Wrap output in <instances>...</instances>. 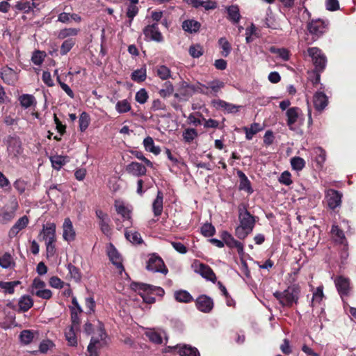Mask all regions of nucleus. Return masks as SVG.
<instances>
[{"instance_id":"nucleus-1","label":"nucleus","mask_w":356,"mask_h":356,"mask_svg":"<svg viewBox=\"0 0 356 356\" xmlns=\"http://www.w3.org/2000/svg\"><path fill=\"white\" fill-rule=\"evenodd\" d=\"M239 225L235 229V236L241 240L245 239L253 230L255 219L243 206L238 207Z\"/></svg>"},{"instance_id":"nucleus-2","label":"nucleus","mask_w":356,"mask_h":356,"mask_svg":"<svg viewBox=\"0 0 356 356\" xmlns=\"http://www.w3.org/2000/svg\"><path fill=\"white\" fill-rule=\"evenodd\" d=\"M300 288L298 286H290L282 292L276 291L273 296L283 307H291L298 300Z\"/></svg>"},{"instance_id":"nucleus-3","label":"nucleus","mask_w":356,"mask_h":356,"mask_svg":"<svg viewBox=\"0 0 356 356\" xmlns=\"http://www.w3.org/2000/svg\"><path fill=\"white\" fill-rule=\"evenodd\" d=\"M97 336H93L88 346V351L90 356H97L99 350L106 344V333L103 325L99 323Z\"/></svg>"},{"instance_id":"nucleus-4","label":"nucleus","mask_w":356,"mask_h":356,"mask_svg":"<svg viewBox=\"0 0 356 356\" xmlns=\"http://www.w3.org/2000/svg\"><path fill=\"white\" fill-rule=\"evenodd\" d=\"M329 22L321 19H312L307 24V30L316 40L328 30Z\"/></svg>"},{"instance_id":"nucleus-5","label":"nucleus","mask_w":356,"mask_h":356,"mask_svg":"<svg viewBox=\"0 0 356 356\" xmlns=\"http://www.w3.org/2000/svg\"><path fill=\"white\" fill-rule=\"evenodd\" d=\"M192 268L195 273L200 275L202 277L207 280L215 283L216 282V276L211 268L198 260H195L192 264Z\"/></svg>"},{"instance_id":"nucleus-6","label":"nucleus","mask_w":356,"mask_h":356,"mask_svg":"<svg viewBox=\"0 0 356 356\" xmlns=\"http://www.w3.org/2000/svg\"><path fill=\"white\" fill-rule=\"evenodd\" d=\"M308 55L312 58L316 69L322 71L326 64V57L318 47H309L307 49Z\"/></svg>"},{"instance_id":"nucleus-7","label":"nucleus","mask_w":356,"mask_h":356,"mask_svg":"<svg viewBox=\"0 0 356 356\" xmlns=\"http://www.w3.org/2000/svg\"><path fill=\"white\" fill-rule=\"evenodd\" d=\"M147 269L153 272L161 273L167 275L168 270L165 266L163 260L159 256L152 254L147 262Z\"/></svg>"},{"instance_id":"nucleus-8","label":"nucleus","mask_w":356,"mask_h":356,"mask_svg":"<svg viewBox=\"0 0 356 356\" xmlns=\"http://www.w3.org/2000/svg\"><path fill=\"white\" fill-rule=\"evenodd\" d=\"M143 34L145 39L147 41L161 42L163 40V37L156 23L146 26L143 29Z\"/></svg>"},{"instance_id":"nucleus-9","label":"nucleus","mask_w":356,"mask_h":356,"mask_svg":"<svg viewBox=\"0 0 356 356\" xmlns=\"http://www.w3.org/2000/svg\"><path fill=\"white\" fill-rule=\"evenodd\" d=\"M342 197V193L334 189H328L325 194L327 206L332 210L341 206Z\"/></svg>"},{"instance_id":"nucleus-10","label":"nucleus","mask_w":356,"mask_h":356,"mask_svg":"<svg viewBox=\"0 0 356 356\" xmlns=\"http://www.w3.org/2000/svg\"><path fill=\"white\" fill-rule=\"evenodd\" d=\"M221 237L227 246L230 248H236L238 254L243 255L244 245L241 242L236 240L232 235L227 231L222 232Z\"/></svg>"},{"instance_id":"nucleus-11","label":"nucleus","mask_w":356,"mask_h":356,"mask_svg":"<svg viewBox=\"0 0 356 356\" xmlns=\"http://www.w3.org/2000/svg\"><path fill=\"white\" fill-rule=\"evenodd\" d=\"M0 77L5 83L10 86H14L18 81L17 72L8 66L1 68Z\"/></svg>"},{"instance_id":"nucleus-12","label":"nucleus","mask_w":356,"mask_h":356,"mask_svg":"<svg viewBox=\"0 0 356 356\" xmlns=\"http://www.w3.org/2000/svg\"><path fill=\"white\" fill-rule=\"evenodd\" d=\"M195 306L200 312L209 313L213 307V301L210 297L201 295L195 300Z\"/></svg>"},{"instance_id":"nucleus-13","label":"nucleus","mask_w":356,"mask_h":356,"mask_svg":"<svg viewBox=\"0 0 356 356\" xmlns=\"http://www.w3.org/2000/svg\"><path fill=\"white\" fill-rule=\"evenodd\" d=\"M302 115V111L298 107H291L286 110V124L290 129H293V125L298 122Z\"/></svg>"},{"instance_id":"nucleus-14","label":"nucleus","mask_w":356,"mask_h":356,"mask_svg":"<svg viewBox=\"0 0 356 356\" xmlns=\"http://www.w3.org/2000/svg\"><path fill=\"white\" fill-rule=\"evenodd\" d=\"M75 237L76 232L72 222L69 218H66L63 224V238L65 241L70 243L74 241Z\"/></svg>"},{"instance_id":"nucleus-15","label":"nucleus","mask_w":356,"mask_h":356,"mask_svg":"<svg viewBox=\"0 0 356 356\" xmlns=\"http://www.w3.org/2000/svg\"><path fill=\"white\" fill-rule=\"evenodd\" d=\"M107 254L111 261L116 266V268L120 271L124 270L122 257L112 243H110L107 247Z\"/></svg>"},{"instance_id":"nucleus-16","label":"nucleus","mask_w":356,"mask_h":356,"mask_svg":"<svg viewBox=\"0 0 356 356\" xmlns=\"http://www.w3.org/2000/svg\"><path fill=\"white\" fill-rule=\"evenodd\" d=\"M56 224L54 222H47L43 225L40 235L42 236L45 242L56 241Z\"/></svg>"},{"instance_id":"nucleus-17","label":"nucleus","mask_w":356,"mask_h":356,"mask_svg":"<svg viewBox=\"0 0 356 356\" xmlns=\"http://www.w3.org/2000/svg\"><path fill=\"white\" fill-rule=\"evenodd\" d=\"M131 288L134 291H149L152 293L155 294L156 296L162 297L164 295V290L159 286H155L150 284H147L144 283H137L134 282L131 284Z\"/></svg>"},{"instance_id":"nucleus-18","label":"nucleus","mask_w":356,"mask_h":356,"mask_svg":"<svg viewBox=\"0 0 356 356\" xmlns=\"http://www.w3.org/2000/svg\"><path fill=\"white\" fill-rule=\"evenodd\" d=\"M95 214L99 220V225L102 232L104 234L108 235L111 233V227L109 226L110 220L108 215L101 209H97Z\"/></svg>"},{"instance_id":"nucleus-19","label":"nucleus","mask_w":356,"mask_h":356,"mask_svg":"<svg viewBox=\"0 0 356 356\" xmlns=\"http://www.w3.org/2000/svg\"><path fill=\"white\" fill-rule=\"evenodd\" d=\"M180 356H199V353L197 348H193L187 345H183L181 347L179 346H168L165 348V352H171L172 350L177 349Z\"/></svg>"},{"instance_id":"nucleus-20","label":"nucleus","mask_w":356,"mask_h":356,"mask_svg":"<svg viewBox=\"0 0 356 356\" xmlns=\"http://www.w3.org/2000/svg\"><path fill=\"white\" fill-rule=\"evenodd\" d=\"M313 102L315 109L318 111H323L328 104V98L323 92H316L313 98Z\"/></svg>"},{"instance_id":"nucleus-21","label":"nucleus","mask_w":356,"mask_h":356,"mask_svg":"<svg viewBox=\"0 0 356 356\" xmlns=\"http://www.w3.org/2000/svg\"><path fill=\"white\" fill-rule=\"evenodd\" d=\"M334 283L337 291L341 297L348 295L350 291V281L348 278L343 276H339L335 279Z\"/></svg>"},{"instance_id":"nucleus-22","label":"nucleus","mask_w":356,"mask_h":356,"mask_svg":"<svg viewBox=\"0 0 356 356\" xmlns=\"http://www.w3.org/2000/svg\"><path fill=\"white\" fill-rule=\"evenodd\" d=\"M127 172L135 177H141L146 174L147 169L146 167L136 161H133L130 163L129 165L126 167Z\"/></svg>"},{"instance_id":"nucleus-23","label":"nucleus","mask_w":356,"mask_h":356,"mask_svg":"<svg viewBox=\"0 0 356 356\" xmlns=\"http://www.w3.org/2000/svg\"><path fill=\"white\" fill-rule=\"evenodd\" d=\"M29 220L26 216L21 217L10 228L8 236L10 238L15 237L18 233L24 229L29 224Z\"/></svg>"},{"instance_id":"nucleus-24","label":"nucleus","mask_w":356,"mask_h":356,"mask_svg":"<svg viewBox=\"0 0 356 356\" xmlns=\"http://www.w3.org/2000/svg\"><path fill=\"white\" fill-rule=\"evenodd\" d=\"M264 126L259 123L254 122L248 127H243V130L245 134V138L248 140H252L253 136L264 129Z\"/></svg>"},{"instance_id":"nucleus-25","label":"nucleus","mask_w":356,"mask_h":356,"mask_svg":"<svg viewBox=\"0 0 356 356\" xmlns=\"http://www.w3.org/2000/svg\"><path fill=\"white\" fill-rule=\"evenodd\" d=\"M237 175L240 179L239 189L241 191H246L248 194H252L254 191L248 177L241 170L237 172Z\"/></svg>"},{"instance_id":"nucleus-26","label":"nucleus","mask_w":356,"mask_h":356,"mask_svg":"<svg viewBox=\"0 0 356 356\" xmlns=\"http://www.w3.org/2000/svg\"><path fill=\"white\" fill-rule=\"evenodd\" d=\"M163 195L160 191H158L156 197L152 204V210L155 216H159L163 211Z\"/></svg>"},{"instance_id":"nucleus-27","label":"nucleus","mask_w":356,"mask_h":356,"mask_svg":"<svg viewBox=\"0 0 356 356\" xmlns=\"http://www.w3.org/2000/svg\"><path fill=\"white\" fill-rule=\"evenodd\" d=\"M79 332V329L70 327L65 332V339L67 341V344L70 346H76L77 341V333Z\"/></svg>"},{"instance_id":"nucleus-28","label":"nucleus","mask_w":356,"mask_h":356,"mask_svg":"<svg viewBox=\"0 0 356 356\" xmlns=\"http://www.w3.org/2000/svg\"><path fill=\"white\" fill-rule=\"evenodd\" d=\"M20 105L24 108H28L31 106H35L37 104V101L33 95L23 94L18 98Z\"/></svg>"},{"instance_id":"nucleus-29","label":"nucleus","mask_w":356,"mask_h":356,"mask_svg":"<svg viewBox=\"0 0 356 356\" xmlns=\"http://www.w3.org/2000/svg\"><path fill=\"white\" fill-rule=\"evenodd\" d=\"M115 207L118 214L121 215L124 221L131 219V211L125 207L124 203L119 200H115Z\"/></svg>"},{"instance_id":"nucleus-30","label":"nucleus","mask_w":356,"mask_h":356,"mask_svg":"<svg viewBox=\"0 0 356 356\" xmlns=\"http://www.w3.org/2000/svg\"><path fill=\"white\" fill-rule=\"evenodd\" d=\"M33 305V300L30 296H22L18 302L19 310L22 312H27Z\"/></svg>"},{"instance_id":"nucleus-31","label":"nucleus","mask_w":356,"mask_h":356,"mask_svg":"<svg viewBox=\"0 0 356 356\" xmlns=\"http://www.w3.org/2000/svg\"><path fill=\"white\" fill-rule=\"evenodd\" d=\"M7 151L10 155H17L21 152V145L18 140L13 137H10Z\"/></svg>"},{"instance_id":"nucleus-32","label":"nucleus","mask_w":356,"mask_h":356,"mask_svg":"<svg viewBox=\"0 0 356 356\" xmlns=\"http://www.w3.org/2000/svg\"><path fill=\"white\" fill-rule=\"evenodd\" d=\"M50 161L53 168L59 170L67 161L68 158L62 155H54L50 156Z\"/></svg>"},{"instance_id":"nucleus-33","label":"nucleus","mask_w":356,"mask_h":356,"mask_svg":"<svg viewBox=\"0 0 356 356\" xmlns=\"http://www.w3.org/2000/svg\"><path fill=\"white\" fill-rule=\"evenodd\" d=\"M143 145L146 151L155 155H159L161 152L160 147L154 145V140L150 136H147L143 140Z\"/></svg>"},{"instance_id":"nucleus-34","label":"nucleus","mask_w":356,"mask_h":356,"mask_svg":"<svg viewBox=\"0 0 356 356\" xmlns=\"http://www.w3.org/2000/svg\"><path fill=\"white\" fill-rule=\"evenodd\" d=\"M174 297L179 302L189 303L193 300V296L186 290H179L175 291Z\"/></svg>"},{"instance_id":"nucleus-35","label":"nucleus","mask_w":356,"mask_h":356,"mask_svg":"<svg viewBox=\"0 0 356 356\" xmlns=\"http://www.w3.org/2000/svg\"><path fill=\"white\" fill-rule=\"evenodd\" d=\"M20 284L19 281L2 282L0 281V289L5 293L13 294L15 288Z\"/></svg>"},{"instance_id":"nucleus-36","label":"nucleus","mask_w":356,"mask_h":356,"mask_svg":"<svg viewBox=\"0 0 356 356\" xmlns=\"http://www.w3.org/2000/svg\"><path fill=\"white\" fill-rule=\"evenodd\" d=\"M182 28L185 31L189 33H195L200 28V24L193 19L185 20L182 24Z\"/></svg>"},{"instance_id":"nucleus-37","label":"nucleus","mask_w":356,"mask_h":356,"mask_svg":"<svg viewBox=\"0 0 356 356\" xmlns=\"http://www.w3.org/2000/svg\"><path fill=\"white\" fill-rule=\"evenodd\" d=\"M115 109L120 114L125 113L131 110V105L128 99H122L116 103Z\"/></svg>"},{"instance_id":"nucleus-38","label":"nucleus","mask_w":356,"mask_h":356,"mask_svg":"<svg viewBox=\"0 0 356 356\" xmlns=\"http://www.w3.org/2000/svg\"><path fill=\"white\" fill-rule=\"evenodd\" d=\"M34 338V332L30 330H22L19 334L21 343L28 345L31 343Z\"/></svg>"},{"instance_id":"nucleus-39","label":"nucleus","mask_w":356,"mask_h":356,"mask_svg":"<svg viewBox=\"0 0 356 356\" xmlns=\"http://www.w3.org/2000/svg\"><path fill=\"white\" fill-rule=\"evenodd\" d=\"M146 76L147 72L145 67L134 70L131 75V79L138 83L144 81L146 79Z\"/></svg>"},{"instance_id":"nucleus-40","label":"nucleus","mask_w":356,"mask_h":356,"mask_svg":"<svg viewBox=\"0 0 356 356\" xmlns=\"http://www.w3.org/2000/svg\"><path fill=\"white\" fill-rule=\"evenodd\" d=\"M227 13L229 20L237 23L241 18L239 8L237 6L232 5L227 8Z\"/></svg>"},{"instance_id":"nucleus-41","label":"nucleus","mask_w":356,"mask_h":356,"mask_svg":"<svg viewBox=\"0 0 356 356\" xmlns=\"http://www.w3.org/2000/svg\"><path fill=\"white\" fill-rule=\"evenodd\" d=\"M331 233L333 235L335 241L343 244L346 241V237L343 232L339 229L338 225H333L331 229Z\"/></svg>"},{"instance_id":"nucleus-42","label":"nucleus","mask_w":356,"mask_h":356,"mask_svg":"<svg viewBox=\"0 0 356 356\" xmlns=\"http://www.w3.org/2000/svg\"><path fill=\"white\" fill-rule=\"evenodd\" d=\"M269 51L273 54H277L284 61H287L290 58V53L287 49L271 47Z\"/></svg>"},{"instance_id":"nucleus-43","label":"nucleus","mask_w":356,"mask_h":356,"mask_svg":"<svg viewBox=\"0 0 356 356\" xmlns=\"http://www.w3.org/2000/svg\"><path fill=\"white\" fill-rule=\"evenodd\" d=\"M79 29L75 28H65L61 29L58 33V38L59 39H65L71 36H76L78 35Z\"/></svg>"},{"instance_id":"nucleus-44","label":"nucleus","mask_w":356,"mask_h":356,"mask_svg":"<svg viewBox=\"0 0 356 356\" xmlns=\"http://www.w3.org/2000/svg\"><path fill=\"white\" fill-rule=\"evenodd\" d=\"M33 6H34V3H31L27 0H21L16 3L15 7L18 10L28 13L32 10Z\"/></svg>"},{"instance_id":"nucleus-45","label":"nucleus","mask_w":356,"mask_h":356,"mask_svg":"<svg viewBox=\"0 0 356 356\" xmlns=\"http://www.w3.org/2000/svg\"><path fill=\"white\" fill-rule=\"evenodd\" d=\"M90 122V115L86 112H82L79 116V124L81 131H85Z\"/></svg>"},{"instance_id":"nucleus-46","label":"nucleus","mask_w":356,"mask_h":356,"mask_svg":"<svg viewBox=\"0 0 356 356\" xmlns=\"http://www.w3.org/2000/svg\"><path fill=\"white\" fill-rule=\"evenodd\" d=\"M126 238L132 243L140 244L143 242L140 234L138 232L125 231Z\"/></svg>"},{"instance_id":"nucleus-47","label":"nucleus","mask_w":356,"mask_h":356,"mask_svg":"<svg viewBox=\"0 0 356 356\" xmlns=\"http://www.w3.org/2000/svg\"><path fill=\"white\" fill-rule=\"evenodd\" d=\"M197 136V131L193 128L186 129L182 134L184 141L188 143H191Z\"/></svg>"},{"instance_id":"nucleus-48","label":"nucleus","mask_w":356,"mask_h":356,"mask_svg":"<svg viewBox=\"0 0 356 356\" xmlns=\"http://www.w3.org/2000/svg\"><path fill=\"white\" fill-rule=\"evenodd\" d=\"M74 44V39L70 38L64 40L60 46V54L62 56L66 55L72 49Z\"/></svg>"},{"instance_id":"nucleus-49","label":"nucleus","mask_w":356,"mask_h":356,"mask_svg":"<svg viewBox=\"0 0 356 356\" xmlns=\"http://www.w3.org/2000/svg\"><path fill=\"white\" fill-rule=\"evenodd\" d=\"M218 43L220 48L222 49V51H221L222 56L224 57L228 56L232 50L230 43L225 38H220L218 40Z\"/></svg>"},{"instance_id":"nucleus-50","label":"nucleus","mask_w":356,"mask_h":356,"mask_svg":"<svg viewBox=\"0 0 356 356\" xmlns=\"http://www.w3.org/2000/svg\"><path fill=\"white\" fill-rule=\"evenodd\" d=\"M145 334L149 341L154 343L161 344L163 342L161 333L155 331L154 330H149L145 332Z\"/></svg>"},{"instance_id":"nucleus-51","label":"nucleus","mask_w":356,"mask_h":356,"mask_svg":"<svg viewBox=\"0 0 356 356\" xmlns=\"http://www.w3.org/2000/svg\"><path fill=\"white\" fill-rule=\"evenodd\" d=\"M291 165L293 170L300 171L305 166V161L301 157L294 156L291 159Z\"/></svg>"},{"instance_id":"nucleus-52","label":"nucleus","mask_w":356,"mask_h":356,"mask_svg":"<svg viewBox=\"0 0 356 356\" xmlns=\"http://www.w3.org/2000/svg\"><path fill=\"white\" fill-rule=\"evenodd\" d=\"M46 57V53L42 51L36 50L33 51L31 60L35 65H40Z\"/></svg>"},{"instance_id":"nucleus-53","label":"nucleus","mask_w":356,"mask_h":356,"mask_svg":"<svg viewBox=\"0 0 356 356\" xmlns=\"http://www.w3.org/2000/svg\"><path fill=\"white\" fill-rule=\"evenodd\" d=\"M14 264L13 259L10 254L6 252L0 257V266L3 268H8Z\"/></svg>"},{"instance_id":"nucleus-54","label":"nucleus","mask_w":356,"mask_h":356,"mask_svg":"<svg viewBox=\"0 0 356 356\" xmlns=\"http://www.w3.org/2000/svg\"><path fill=\"white\" fill-rule=\"evenodd\" d=\"M138 3H130L127 10V16L129 18V24H131L134 18L138 15L139 8L137 6Z\"/></svg>"},{"instance_id":"nucleus-55","label":"nucleus","mask_w":356,"mask_h":356,"mask_svg":"<svg viewBox=\"0 0 356 356\" xmlns=\"http://www.w3.org/2000/svg\"><path fill=\"white\" fill-rule=\"evenodd\" d=\"M80 314L81 313H79V312L76 311V309H74V308L71 309L72 324H71L70 327L80 329V323H81V321H80V318H79Z\"/></svg>"},{"instance_id":"nucleus-56","label":"nucleus","mask_w":356,"mask_h":356,"mask_svg":"<svg viewBox=\"0 0 356 356\" xmlns=\"http://www.w3.org/2000/svg\"><path fill=\"white\" fill-rule=\"evenodd\" d=\"M164 86L165 88L161 89L159 91V94L160 95L161 97L166 98L168 97H170L174 91V87L170 81H166L164 83Z\"/></svg>"},{"instance_id":"nucleus-57","label":"nucleus","mask_w":356,"mask_h":356,"mask_svg":"<svg viewBox=\"0 0 356 356\" xmlns=\"http://www.w3.org/2000/svg\"><path fill=\"white\" fill-rule=\"evenodd\" d=\"M156 73L162 80H166L170 77V70L165 65H159L157 67Z\"/></svg>"},{"instance_id":"nucleus-58","label":"nucleus","mask_w":356,"mask_h":356,"mask_svg":"<svg viewBox=\"0 0 356 356\" xmlns=\"http://www.w3.org/2000/svg\"><path fill=\"white\" fill-rule=\"evenodd\" d=\"M218 106L224 108L228 113H236L238 111L239 106L226 102L223 100H219Z\"/></svg>"},{"instance_id":"nucleus-59","label":"nucleus","mask_w":356,"mask_h":356,"mask_svg":"<svg viewBox=\"0 0 356 356\" xmlns=\"http://www.w3.org/2000/svg\"><path fill=\"white\" fill-rule=\"evenodd\" d=\"M324 297L323 286H318L313 293L312 305L314 306L316 304H319Z\"/></svg>"},{"instance_id":"nucleus-60","label":"nucleus","mask_w":356,"mask_h":356,"mask_svg":"<svg viewBox=\"0 0 356 356\" xmlns=\"http://www.w3.org/2000/svg\"><path fill=\"white\" fill-rule=\"evenodd\" d=\"M148 97L149 96L146 90L141 88L136 92L135 99L138 103L143 104L147 101Z\"/></svg>"},{"instance_id":"nucleus-61","label":"nucleus","mask_w":356,"mask_h":356,"mask_svg":"<svg viewBox=\"0 0 356 356\" xmlns=\"http://www.w3.org/2000/svg\"><path fill=\"white\" fill-rule=\"evenodd\" d=\"M188 51L193 58H200L203 54V48L200 44H196L191 46Z\"/></svg>"},{"instance_id":"nucleus-62","label":"nucleus","mask_w":356,"mask_h":356,"mask_svg":"<svg viewBox=\"0 0 356 356\" xmlns=\"http://www.w3.org/2000/svg\"><path fill=\"white\" fill-rule=\"evenodd\" d=\"M138 291L145 302L152 304L155 302V298L152 296L153 293L149 291L140 290Z\"/></svg>"},{"instance_id":"nucleus-63","label":"nucleus","mask_w":356,"mask_h":356,"mask_svg":"<svg viewBox=\"0 0 356 356\" xmlns=\"http://www.w3.org/2000/svg\"><path fill=\"white\" fill-rule=\"evenodd\" d=\"M215 232V227L210 223H205L201 227V233L207 237L213 236Z\"/></svg>"},{"instance_id":"nucleus-64","label":"nucleus","mask_w":356,"mask_h":356,"mask_svg":"<svg viewBox=\"0 0 356 356\" xmlns=\"http://www.w3.org/2000/svg\"><path fill=\"white\" fill-rule=\"evenodd\" d=\"M32 294L35 295L38 298L45 299V300H49L52 296V292L49 289H41V290H37V291H33Z\"/></svg>"}]
</instances>
